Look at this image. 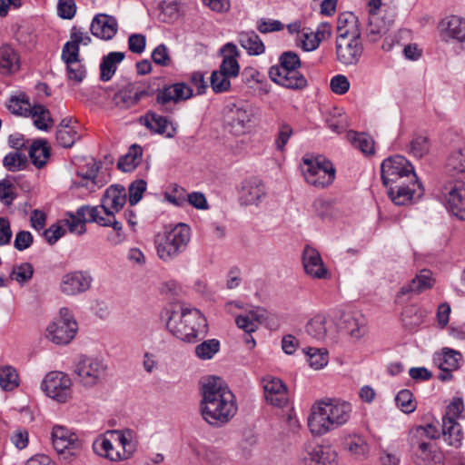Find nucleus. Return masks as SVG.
Wrapping results in <instances>:
<instances>
[{
  "label": "nucleus",
  "instance_id": "obj_1",
  "mask_svg": "<svg viewBox=\"0 0 465 465\" xmlns=\"http://www.w3.org/2000/svg\"><path fill=\"white\" fill-rule=\"evenodd\" d=\"M202 396L201 414L211 425L223 426L237 412L235 396L221 378H207L202 385Z\"/></svg>",
  "mask_w": 465,
  "mask_h": 465
},
{
  "label": "nucleus",
  "instance_id": "obj_2",
  "mask_svg": "<svg viewBox=\"0 0 465 465\" xmlns=\"http://www.w3.org/2000/svg\"><path fill=\"white\" fill-rule=\"evenodd\" d=\"M351 405L346 401L330 400L312 407L308 426L312 434L323 435L345 424L351 418Z\"/></svg>",
  "mask_w": 465,
  "mask_h": 465
},
{
  "label": "nucleus",
  "instance_id": "obj_3",
  "mask_svg": "<svg viewBox=\"0 0 465 465\" xmlns=\"http://www.w3.org/2000/svg\"><path fill=\"white\" fill-rule=\"evenodd\" d=\"M166 326L173 336L187 342H196L207 333L206 319L197 309L179 307L171 312Z\"/></svg>",
  "mask_w": 465,
  "mask_h": 465
},
{
  "label": "nucleus",
  "instance_id": "obj_4",
  "mask_svg": "<svg viewBox=\"0 0 465 465\" xmlns=\"http://www.w3.org/2000/svg\"><path fill=\"white\" fill-rule=\"evenodd\" d=\"M279 61L280 64L273 65L269 70L271 80L288 89H304L307 86V80L297 71L301 66L299 55L292 51L284 52Z\"/></svg>",
  "mask_w": 465,
  "mask_h": 465
},
{
  "label": "nucleus",
  "instance_id": "obj_5",
  "mask_svg": "<svg viewBox=\"0 0 465 465\" xmlns=\"http://www.w3.org/2000/svg\"><path fill=\"white\" fill-rule=\"evenodd\" d=\"M191 240V228L185 223H178L173 229L158 233L154 245L158 257L163 261H172L183 252Z\"/></svg>",
  "mask_w": 465,
  "mask_h": 465
},
{
  "label": "nucleus",
  "instance_id": "obj_6",
  "mask_svg": "<svg viewBox=\"0 0 465 465\" xmlns=\"http://www.w3.org/2000/svg\"><path fill=\"white\" fill-rule=\"evenodd\" d=\"M301 168L305 181L315 188H326L335 179L336 170L333 164L322 155L304 156Z\"/></svg>",
  "mask_w": 465,
  "mask_h": 465
},
{
  "label": "nucleus",
  "instance_id": "obj_7",
  "mask_svg": "<svg viewBox=\"0 0 465 465\" xmlns=\"http://www.w3.org/2000/svg\"><path fill=\"white\" fill-rule=\"evenodd\" d=\"M253 116V107L244 102L228 104L223 110L224 124L235 135L243 134L250 129Z\"/></svg>",
  "mask_w": 465,
  "mask_h": 465
},
{
  "label": "nucleus",
  "instance_id": "obj_8",
  "mask_svg": "<svg viewBox=\"0 0 465 465\" xmlns=\"http://www.w3.org/2000/svg\"><path fill=\"white\" fill-rule=\"evenodd\" d=\"M78 331V324L66 308L59 311V316L46 328V338L56 345H66L72 341Z\"/></svg>",
  "mask_w": 465,
  "mask_h": 465
},
{
  "label": "nucleus",
  "instance_id": "obj_9",
  "mask_svg": "<svg viewBox=\"0 0 465 465\" xmlns=\"http://www.w3.org/2000/svg\"><path fill=\"white\" fill-rule=\"evenodd\" d=\"M381 175L384 185L414 181L417 177L411 162L401 155H394L383 160L381 165Z\"/></svg>",
  "mask_w": 465,
  "mask_h": 465
},
{
  "label": "nucleus",
  "instance_id": "obj_10",
  "mask_svg": "<svg viewBox=\"0 0 465 465\" xmlns=\"http://www.w3.org/2000/svg\"><path fill=\"white\" fill-rule=\"evenodd\" d=\"M94 451L112 461L130 458L134 450V445L129 438H98L93 442Z\"/></svg>",
  "mask_w": 465,
  "mask_h": 465
},
{
  "label": "nucleus",
  "instance_id": "obj_11",
  "mask_svg": "<svg viewBox=\"0 0 465 465\" xmlns=\"http://www.w3.org/2000/svg\"><path fill=\"white\" fill-rule=\"evenodd\" d=\"M83 40V33H74L71 35V40L64 45L62 51V59L66 64L68 80L74 84H79L85 78V68L78 59L79 44Z\"/></svg>",
  "mask_w": 465,
  "mask_h": 465
},
{
  "label": "nucleus",
  "instance_id": "obj_12",
  "mask_svg": "<svg viewBox=\"0 0 465 465\" xmlns=\"http://www.w3.org/2000/svg\"><path fill=\"white\" fill-rule=\"evenodd\" d=\"M299 465H337V454L330 446L321 444L317 438H311L304 443Z\"/></svg>",
  "mask_w": 465,
  "mask_h": 465
},
{
  "label": "nucleus",
  "instance_id": "obj_13",
  "mask_svg": "<svg viewBox=\"0 0 465 465\" xmlns=\"http://www.w3.org/2000/svg\"><path fill=\"white\" fill-rule=\"evenodd\" d=\"M41 389L54 401L64 403L72 398V381L62 371H50L44 378Z\"/></svg>",
  "mask_w": 465,
  "mask_h": 465
},
{
  "label": "nucleus",
  "instance_id": "obj_14",
  "mask_svg": "<svg viewBox=\"0 0 465 465\" xmlns=\"http://www.w3.org/2000/svg\"><path fill=\"white\" fill-rule=\"evenodd\" d=\"M155 90L150 82H130L114 94V101L124 108H131L137 105L141 100L153 96Z\"/></svg>",
  "mask_w": 465,
  "mask_h": 465
},
{
  "label": "nucleus",
  "instance_id": "obj_15",
  "mask_svg": "<svg viewBox=\"0 0 465 465\" xmlns=\"http://www.w3.org/2000/svg\"><path fill=\"white\" fill-rule=\"evenodd\" d=\"M388 196L396 205H406L412 200L420 199L424 193V188L415 177L414 181H403L385 185Z\"/></svg>",
  "mask_w": 465,
  "mask_h": 465
},
{
  "label": "nucleus",
  "instance_id": "obj_16",
  "mask_svg": "<svg viewBox=\"0 0 465 465\" xmlns=\"http://www.w3.org/2000/svg\"><path fill=\"white\" fill-rule=\"evenodd\" d=\"M447 210L460 220H465V183H450L441 190Z\"/></svg>",
  "mask_w": 465,
  "mask_h": 465
},
{
  "label": "nucleus",
  "instance_id": "obj_17",
  "mask_svg": "<svg viewBox=\"0 0 465 465\" xmlns=\"http://www.w3.org/2000/svg\"><path fill=\"white\" fill-rule=\"evenodd\" d=\"M337 60L344 65L356 64L362 54L363 45L360 38H336L335 42Z\"/></svg>",
  "mask_w": 465,
  "mask_h": 465
},
{
  "label": "nucleus",
  "instance_id": "obj_18",
  "mask_svg": "<svg viewBox=\"0 0 465 465\" xmlns=\"http://www.w3.org/2000/svg\"><path fill=\"white\" fill-rule=\"evenodd\" d=\"M265 399L272 406L282 408L289 401L288 391L283 381L273 376H266L262 380Z\"/></svg>",
  "mask_w": 465,
  "mask_h": 465
},
{
  "label": "nucleus",
  "instance_id": "obj_19",
  "mask_svg": "<svg viewBox=\"0 0 465 465\" xmlns=\"http://www.w3.org/2000/svg\"><path fill=\"white\" fill-rule=\"evenodd\" d=\"M463 401L455 398L448 405L442 418V436H460L462 433L460 423L457 420L463 411Z\"/></svg>",
  "mask_w": 465,
  "mask_h": 465
},
{
  "label": "nucleus",
  "instance_id": "obj_20",
  "mask_svg": "<svg viewBox=\"0 0 465 465\" xmlns=\"http://www.w3.org/2000/svg\"><path fill=\"white\" fill-rule=\"evenodd\" d=\"M302 264L307 275L312 279H327L330 272L325 267L320 252L310 246L304 248L302 252Z\"/></svg>",
  "mask_w": 465,
  "mask_h": 465
},
{
  "label": "nucleus",
  "instance_id": "obj_21",
  "mask_svg": "<svg viewBox=\"0 0 465 465\" xmlns=\"http://www.w3.org/2000/svg\"><path fill=\"white\" fill-rule=\"evenodd\" d=\"M440 36L443 41L465 43V18L450 15L440 23Z\"/></svg>",
  "mask_w": 465,
  "mask_h": 465
},
{
  "label": "nucleus",
  "instance_id": "obj_22",
  "mask_svg": "<svg viewBox=\"0 0 465 465\" xmlns=\"http://www.w3.org/2000/svg\"><path fill=\"white\" fill-rule=\"evenodd\" d=\"M126 191L123 185L113 184L109 186L102 198L100 214L118 213L126 203Z\"/></svg>",
  "mask_w": 465,
  "mask_h": 465
},
{
  "label": "nucleus",
  "instance_id": "obj_23",
  "mask_svg": "<svg viewBox=\"0 0 465 465\" xmlns=\"http://www.w3.org/2000/svg\"><path fill=\"white\" fill-rule=\"evenodd\" d=\"M89 29L95 37L108 41L117 34L118 24L114 16L98 14L93 18Z\"/></svg>",
  "mask_w": 465,
  "mask_h": 465
},
{
  "label": "nucleus",
  "instance_id": "obj_24",
  "mask_svg": "<svg viewBox=\"0 0 465 465\" xmlns=\"http://www.w3.org/2000/svg\"><path fill=\"white\" fill-rule=\"evenodd\" d=\"M264 184L257 178H251L242 183L239 201L243 205H257L265 197Z\"/></svg>",
  "mask_w": 465,
  "mask_h": 465
},
{
  "label": "nucleus",
  "instance_id": "obj_25",
  "mask_svg": "<svg viewBox=\"0 0 465 465\" xmlns=\"http://www.w3.org/2000/svg\"><path fill=\"white\" fill-rule=\"evenodd\" d=\"M89 222H95L101 226H112L116 233L113 238H110V241L114 244L124 242L125 237L122 232L123 227L121 223L115 220L114 213L100 214L99 208L93 207L89 209Z\"/></svg>",
  "mask_w": 465,
  "mask_h": 465
},
{
  "label": "nucleus",
  "instance_id": "obj_26",
  "mask_svg": "<svg viewBox=\"0 0 465 465\" xmlns=\"http://www.w3.org/2000/svg\"><path fill=\"white\" fill-rule=\"evenodd\" d=\"M341 328L356 341L367 332V320L361 313L345 314L341 320Z\"/></svg>",
  "mask_w": 465,
  "mask_h": 465
},
{
  "label": "nucleus",
  "instance_id": "obj_27",
  "mask_svg": "<svg viewBox=\"0 0 465 465\" xmlns=\"http://www.w3.org/2000/svg\"><path fill=\"white\" fill-rule=\"evenodd\" d=\"M336 31V38H360L361 35L358 18L351 12H344L338 16Z\"/></svg>",
  "mask_w": 465,
  "mask_h": 465
},
{
  "label": "nucleus",
  "instance_id": "obj_28",
  "mask_svg": "<svg viewBox=\"0 0 465 465\" xmlns=\"http://www.w3.org/2000/svg\"><path fill=\"white\" fill-rule=\"evenodd\" d=\"M223 59L220 64L219 72L227 75V77L235 78L240 73V65L237 61V46L232 43L226 44L222 48Z\"/></svg>",
  "mask_w": 465,
  "mask_h": 465
},
{
  "label": "nucleus",
  "instance_id": "obj_29",
  "mask_svg": "<svg viewBox=\"0 0 465 465\" xmlns=\"http://www.w3.org/2000/svg\"><path fill=\"white\" fill-rule=\"evenodd\" d=\"M433 363L440 370L456 371L463 360L462 354L450 348H443L433 354Z\"/></svg>",
  "mask_w": 465,
  "mask_h": 465
},
{
  "label": "nucleus",
  "instance_id": "obj_30",
  "mask_svg": "<svg viewBox=\"0 0 465 465\" xmlns=\"http://www.w3.org/2000/svg\"><path fill=\"white\" fill-rule=\"evenodd\" d=\"M144 125L151 131L172 138L176 134V128L164 116L153 112H148L143 117Z\"/></svg>",
  "mask_w": 465,
  "mask_h": 465
},
{
  "label": "nucleus",
  "instance_id": "obj_31",
  "mask_svg": "<svg viewBox=\"0 0 465 465\" xmlns=\"http://www.w3.org/2000/svg\"><path fill=\"white\" fill-rule=\"evenodd\" d=\"M433 279L430 271H421L411 282L402 286L398 292V297L408 294H418L433 286Z\"/></svg>",
  "mask_w": 465,
  "mask_h": 465
},
{
  "label": "nucleus",
  "instance_id": "obj_32",
  "mask_svg": "<svg viewBox=\"0 0 465 465\" xmlns=\"http://www.w3.org/2000/svg\"><path fill=\"white\" fill-rule=\"evenodd\" d=\"M20 68V58L17 52L9 45L0 46V73L11 74Z\"/></svg>",
  "mask_w": 465,
  "mask_h": 465
},
{
  "label": "nucleus",
  "instance_id": "obj_33",
  "mask_svg": "<svg viewBox=\"0 0 465 465\" xmlns=\"http://www.w3.org/2000/svg\"><path fill=\"white\" fill-rule=\"evenodd\" d=\"M329 319L322 313L312 317L305 325L306 333L318 341H325L329 331Z\"/></svg>",
  "mask_w": 465,
  "mask_h": 465
},
{
  "label": "nucleus",
  "instance_id": "obj_34",
  "mask_svg": "<svg viewBox=\"0 0 465 465\" xmlns=\"http://www.w3.org/2000/svg\"><path fill=\"white\" fill-rule=\"evenodd\" d=\"M238 42L250 55H260L265 51L264 44L253 31L241 32L238 35Z\"/></svg>",
  "mask_w": 465,
  "mask_h": 465
},
{
  "label": "nucleus",
  "instance_id": "obj_35",
  "mask_svg": "<svg viewBox=\"0 0 465 465\" xmlns=\"http://www.w3.org/2000/svg\"><path fill=\"white\" fill-rule=\"evenodd\" d=\"M125 54L123 52H111L103 57L100 64V78L102 81H109L116 72L117 65L123 62Z\"/></svg>",
  "mask_w": 465,
  "mask_h": 465
},
{
  "label": "nucleus",
  "instance_id": "obj_36",
  "mask_svg": "<svg viewBox=\"0 0 465 465\" xmlns=\"http://www.w3.org/2000/svg\"><path fill=\"white\" fill-rule=\"evenodd\" d=\"M52 444L56 453L64 460L76 455L82 447L78 438H52Z\"/></svg>",
  "mask_w": 465,
  "mask_h": 465
},
{
  "label": "nucleus",
  "instance_id": "obj_37",
  "mask_svg": "<svg viewBox=\"0 0 465 465\" xmlns=\"http://www.w3.org/2000/svg\"><path fill=\"white\" fill-rule=\"evenodd\" d=\"M142 157L143 148L138 144H133L127 153L120 157L117 167L124 173L132 172L139 165Z\"/></svg>",
  "mask_w": 465,
  "mask_h": 465
},
{
  "label": "nucleus",
  "instance_id": "obj_38",
  "mask_svg": "<svg viewBox=\"0 0 465 465\" xmlns=\"http://www.w3.org/2000/svg\"><path fill=\"white\" fill-rule=\"evenodd\" d=\"M61 290L67 295H74L85 290V277L82 272H72L64 276Z\"/></svg>",
  "mask_w": 465,
  "mask_h": 465
},
{
  "label": "nucleus",
  "instance_id": "obj_39",
  "mask_svg": "<svg viewBox=\"0 0 465 465\" xmlns=\"http://www.w3.org/2000/svg\"><path fill=\"white\" fill-rule=\"evenodd\" d=\"M29 156L36 168H43L50 156V149L45 140H36L29 147Z\"/></svg>",
  "mask_w": 465,
  "mask_h": 465
},
{
  "label": "nucleus",
  "instance_id": "obj_40",
  "mask_svg": "<svg viewBox=\"0 0 465 465\" xmlns=\"http://www.w3.org/2000/svg\"><path fill=\"white\" fill-rule=\"evenodd\" d=\"M55 136L58 144L64 148L71 147L80 137L74 127L65 119L57 126Z\"/></svg>",
  "mask_w": 465,
  "mask_h": 465
},
{
  "label": "nucleus",
  "instance_id": "obj_41",
  "mask_svg": "<svg viewBox=\"0 0 465 465\" xmlns=\"http://www.w3.org/2000/svg\"><path fill=\"white\" fill-rule=\"evenodd\" d=\"M108 365L104 358L95 357L89 362V386L96 385L107 377Z\"/></svg>",
  "mask_w": 465,
  "mask_h": 465
},
{
  "label": "nucleus",
  "instance_id": "obj_42",
  "mask_svg": "<svg viewBox=\"0 0 465 465\" xmlns=\"http://www.w3.org/2000/svg\"><path fill=\"white\" fill-rule=\"evenodd\" d=\"M260 309L249 311L244 315H237L235 322L237 326L245 332H253L258 329V325L263 316Z\"/></svg>",
  "mask_w": 465,
  "mask_h": 465
},
{
  "label": "nucleus",
  "instance_id": "obj_43",
  "mask_svg": "<svg viewBox=\"0 0 465 465\" xmlns=\"http://www.w3.org/2000/svg\"><path fill=\"white\" fill-rule=\"evenodd\" d=\"M111 175L101 163H94L89 170V191L99 189L109 183Z\"/></svg>",
  "mask_w": 465,
  "mask_h": 465
},
{
  "label": "nucleus",
  "instance_id": "obj_44",
  "mask_svg": "<svg viewBox=\"0 0 465 465\" xmlns=\"http://www.w3.org/2000/svg\"><path fill=\"white\" fill-rule=\"evenodd\" d=\"M29 116L34 118V124L39 130L47 131L54 123L49 110L42 104H34Z\"/></svg>",
  "mask_w": 465,
  "mask_h": 465
},
{
  "label": "nucleus",
  "instance_id": "obj_45",
  "mask_svg": "<svg viewBox=\"0 0 465 465\" xmlns=\"http://www.w3.org/2000/svg\"><path fill=\"white\" fill-rule=\"evenodd\" d=\"M87 205L81 206L76 213H69V217L65 219L69 231L75 234H82L86 230L85 212Z\"/></svg>",
  "mask_w": 465,
  "mask_h": 465
},
{
  "label": "nucleus",
  "instance_id": "obj_46",
  "mask_svg": "<svg viewBox=\"0 0 465 465\" xmlns=\"http://www.w3.org/2000/svg\"><path fill=\"white\" fill-rule=\"evenodd\" d=\"M308 356L310 366L314 370H321L328 364L329 357L326 349H318L308 347L303 349Z\"/></svg>",
  "mask_w": 465,
  "mask_h": 465
},
{
  "label": "nucleus",
  "instance_id": "obj_47",
  "mask_svg": "<svg viewBox=\"0 0 465 465\" xmlns=\"http://www.w3.org/2000/svg\"><path fill=\"white\" fill-rule=\"evenodd\" d=\"M8 109L15 114L28 117L33 109L27 96L21 94L9 99Z\"/></svg>",
  "mask_w": 465,
  "mask_h": 465
},
{
  "label": "nucleus",
  "instance_id": "obj_48",
  "mask_svg": "<svg viewBox=\"0 0 465 465\" xmlns=\"http://www.w3.org/2000/svg\"><path fill=\"white\" fill-rule=\"evenodd\" d=\"M27 157L20 151L11 152L7 153L4 160L3 164L9 172H17L24 170L27 165Z\"/></svg>",
  "mask_w": 465,
  "mask_h": 465
},
{
  "label": "nucleus",
  "instance_id": "obj_49",
  "mask_svg": "<svg viewBox=\"0 0 465 465\" xmlns=\"http://www.w3.org/2000/svg\"><path fill=\"white\" fill-rule=\"evenodd\" d=\"M423 321V312L415 306H409L402 312L403 325L411 331L419 327Z\"/></svg>",
  "mask_w": 465,
  "mask_h": 465
},
{
  "label": "nucleus",
  "instance_id": "obj_50",
  "mask_svg": "<svg viewBox=\"0 0 465 465\" xmlns=\"http://www.w3.org/2000/svg\"><path fill=\"white\" fill-rule=\"evenodd\" d=\"M220 350V341L210 339L203 341L195 347V355L203 361L212 359Z\"/></svg>",
  "mask_w": 465,
  "mask_h": 465
},
{
  "label": "nucleus",
  "instance_id": "obj_51",
  "mask_svg": "<svg viewBox=\"0 0 465 465\" xmlns=\"http://www.w3.org/2000/svg\"><path fill=\"white\" fill-rule=\"evenodd\" d=\"M0 386L4 391H13L18 386V374L11 366L0 368Z\"/></svg>",
  "mask_w": 465,
  "mask_h": 465
},
{
  "label": "nucleus",
  "instance_id": "obj_52",
  "mask_svg": "<svg viewBox=\"0 0 465 465\" xmlns=\"http://www.w3.org/2000/svg\"><path fill=\"white\" fill-rule=\"evenodd\" d=\"M447 168L450 172L465 174V148L453 151L448 158Z\"/></svg>",
  "mask_w": 465,
  "mask_h": 465
},
{
  "label": "nucleus",
  "instance_id": "obj_53",
  "mask_svg": "<svg viewBox=\"0 0 465 465\" xmlns=\"http://www.w3.org/2000/svg\"><path fill=\"white\" fill-rule=\"evenodd\" d=\"M351 140L355 148L361 150L364 154L371 155L374 153V142L372 138L366 134L353 133Z\"/></svg>",
  "mask_w": 465,
  "mask_h": 465
},
{
  "label": "nucleus",
  "instance_id": "obj_54",
  "mask_svg": "<svg viewBox=\"0 0 465 465\" xmlns=\"http://www.w3.org/2000/svg\"><path fill=\"white\" fill-rule=\"evenodd\" d=\"M349 453L356 460L367 458L370 448L363 438H356L354 440L346 443Z\"/></svg>",
  "mask_w": 465,
  "mask_h": 465
},
{
  "label": "nucleus",
  "instance_id": "obj_55",
  "mask_svg": "<svg viewBox=\"0 0 465 465\" xmlns=\"http://www.w3.org/2000/svg\"><path fill=\"white\" fill-rule=\"evenodd\" d=\"M34 274V268L31 263L24 262L13 268L10 278L20 284L29 282Z\"/></svg>",
  "mask_w": 465,
  "mask_h": 465
},
{
  "label": "nucleus",
  "instance_id": "obj_56",
  "mask_svg": "<svg viewBox=\"0 0 465 465\" xmlns=\"http://www.w3.org/2000/svg\"><path fill=\"white\" fill-rule=\"evenodd\" d=\"M430 146L427 136L417 135L410 143V153L417 158H421L429 153Z\"/></svg>",
  "mask_w": 465,
  "mask_h": 465
},
{
  "label": "nucleus",
  "instance_id": "obj_57",
  "mask_svg": "<svg viewBox=\"0 0 465 465\" xmlns=\"http://www.w3.org/2000/svg\"><path fill=\"white\" fill-rule=\"evenodd\" d=\"M170 85L163 89H158L156 94V104L160 105L161 110L163 112H172L173 107L171 104H176L174 95Z\"/></svg>",
  "mask_w": 465,
  "mask_h": 465
},
{
  "label": "nucleus",
  "instance_id": "obj_58",
  "mask_svg": "<svg viewBox=\"0 0 465 465\" xmlns=\"http://www.w3.org/2000/svg\"><path fill=\"white\" fill-rule=\"evenodd\" d=\"M210 82L211 87L215 94L227 92L231 88V78L218 70L212 73Z\"/></svg>",
  "mask_w": 465,
  "mask_h": 465
},
{
  "label": "nucleus",
  "instance_id": "obj_59",
  "mask_svg": "<svg viewBox=\"0 0 465 465\" xmlns=\"http://www.w3.org/2000/svg\"><path fill=\"white\" fill-rule=\"evenodd\" d=\"M397 406L405 413H411L416 410L413 395L409 390H401L395 397Z\"/></svg>",
  "mask_w": 465,
  "mask_h": 465
},
{
  "label": "nucleus",
  "instance_id": "obj_60",
  "mask_svg": "<svg viewBox=\"0 0 465 465\" xmlns=\"http://www.w3.org/2000/svg\"><path fill=\"white\" fill-rule=\"evenodd\" d=\"M297 45L304 51H313L320 45V39L312 31L302 29L297 38Z\"/></svg>",
  "mask_w": 465,
  "mask_h": 465
},
{
  "label": "nucleus",
  "instance_id": "obj_61",
  "mask_svg": "<svg viewBox=\"0 0 465 465\" xmlns=\"http://www.w3.org/2000/svg\"><path fill=\"white\" fill-rule=\"evenodd\" d=\"M293 134L292 127L287 123H282L274 140V145L277 151L283 152L289 139Z\"/></svg>",
  "mask_w": 465,
  "mask_h": 465
},
{
  "label": "nucleus",
  "instance_id": "obj_62",
  "mask_svg": "<svg viewBox=\"0 0 465 465\" xmlns=\"http://www.w3.org/2000/svg\"><path fill=\"white\" fill-rule=\"evenodd\" d=\"M146 182L144 180H136L129 185V203L135 205L142 198L146 190Z\"/></svg>",
  "mask_w": 465,
  "mask_h": 465
},
{
  "label": "nucleus",
  "instance_id": "obj_63",
  "mask_svg": "<svg viewBox=\"0 0 465 465\" xmlns=\"http://www.w3.org/2000/svg\"><path fill=\"white\" fill-rule=\"evenodd\" d=\"M153 61L161 66H167L171 64V56L165 45H157L152 52Z\"/></svg>",
  "mask_w": 465,
  "mask_h": 465
},
{
  "label": "nucleus",
  "instance_id": "obj_64",
  "mask_svg": "<svg viewBox=\"0 0 465 465\" xmlns=\"http://www.w3.org/2000/svg\"><path fill=\"white\" fill-rule=\"evenodd\" d=\"M76 13L74 0H58L57 14L63 19H72Z\"/></svg>",
  "mask_w": 465,
  "mask_h": 465
}]
</instances>
